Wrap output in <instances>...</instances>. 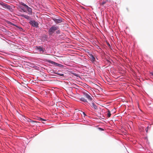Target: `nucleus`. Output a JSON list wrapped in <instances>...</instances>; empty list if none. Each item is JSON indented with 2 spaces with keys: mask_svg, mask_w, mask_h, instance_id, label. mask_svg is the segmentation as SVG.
<instances>
[{
  "mask_svg": "<svg viewBox=\"0 0 153 153\" xmlns=\"http://www.w3.org/2000/svg\"><path fill=\"white\" fill-rule=\"evenodd\" d=\"M18 8L19 9V10L21 12H26V11L25 9L23 7L20 5L18 6Z\"/></svg>",
  "mask_w": 153,
  "mask_h": 153,
  "instance_id": "6e6552de",
  "label": "nucleus"
},
{
  "mask_svg": "<svg viewBox=\"0 0 153 153\" xmlns=\"http://www.w3.org/2000/svg\"><path fill=\"white\" fill-rule=\"evenodd\" d=\"M21 16H22V17L25 18L26 19H29V17L28 16L25 15H21Z\"/></svg>",
  "mask_w": 153,
  "mask_h": 153,
  "instance_id": "ddd939ff",
  "label": "nucleus"
},
{
  "mask_svg": "<svg viewBox=\"0 0 153 153\" xmlns=\"http://www.w3.org/2000/svg\"><path fill=\"white\" fill-rule=\"evenodd\" d=\"M106 3V1H103L100 3V5H104V4H105Z\"/></svg>",
  "mask_w": 153,
  "mask_h": 153,
  "instance_id": "dca6fc26",
  "label": "nucleus"
},
{
  "mask_svg": "<svg viewBox=\"0 0 153 153\" xmlns=\"http://www.w3.org/2000/svg\"><path fill=\"white\" fill-rule=\"evenodd\" d=\"M19 3L21 5L23 6L25 8L27 9L29 14H31L32 13V9L31 8L22 2H20Z\"/></svg>",
  "mask_w": 153,
  "mask_h": 153,
  "instance_id": "f03ea898",
  "label": "nucleus"
},
{
  "mask_svg": "<svg viewBox=\"0 0 153 153\" xmlns=\"http://www.w3.org/2000/svg\"><path fill=\"white\" fill-rule=\"evenodd\" d=\"M24 14H21V13H19V15H18V16H21V15H24Z\"/></svg>",
  "mask_w": 153,
  "mask_h": 153,
  "instance_id": "5701e85b",
  "label": "nucleus"
},
{
  "mask_svg": "<svg viewBox=\"0 0 153 153\" xmlns=\"http://www.w3.org/2000/svg\"><path fill=\"white\" fill-rule=\"evenodd\" d=\"M27 121L28 122H31V120L30 119H29V118H27Z\"/></svg>",
  "mask_w": 153,
  "mask_h": 153,
  "instance_id": "4be33fe9",
  "label": "nucleus"
},
{
  "mask_svg": "<svg viewBox=\"0 0 153 153\" xmlns=\"http://www.w3.org/2000/svg\"><path fill=\"white\" fill-rule=\"evenodd\" d=\"M107 62H108V63H107L109 65H110V64H111V62L110 61H109L108 60H107Z\"/></svg>",
  "mask_w": 153,
  "mask_h": 153,
  "instance_id": "aec40b11",
  "label": "nucleus"
},
{
  "mask_svg": "<svg viewBox=\"0 0 153 153\" xmlns=\"http://www.w3.org/2000/svg\"><path fill=\"white\" fill-rule=\"evenodd\" d=\"M80 100L82 102H87L88 101L87 100L85 99L83 97H81V98L80 99Z\"/></svg>",
  "mask_w": 153,
  "mask_h": 153,
  "instance_id": "9b49d317",
  "label": "nucleus"
},
{
  "mask_svg": "<svg viewBox=\"0 0 153 153\" xmlns=\"http://www.w3.org/2000/svg\"><path fill=\"white\" fill-rule=\"evenodd\" d=\"M71 94H73V93H72V92H71Z\"/></svg>",
  "mask_w": 153,
  "mask_h": 153,
  "instance_id": "a878e982",
  "label": "nucleus"
},
{
  "mask_svg": "<svg viewBox=\"0 0 153 153\" xmlns=\"http://www.w3.org/2000/svg\"><path fill=\"white\" fill-rule=\"evenodd\" d=\"M36 48L37 50L39 51L40 53H43L45 49H43L42 47L40 46H36Z\"/></svg>",
  "mask_w": 153,
  "mask_h": 153,
  "instance_id": "39448f33",
  "label": "nucleus"
},
{
  "mask_svg": "<svg viewBox=\"0 0 153 153\" xmlns=\"http://www.w3.org/2000/svg\"><path fill=\"white\" fill-rule=\"evenodd\" d=\"M84 94L85 97L89 102H93V98L89 94L87 93H84Z\"/></svg>",
  "mask_w": 153,
  "mask_h": 153,
  "instance_id": "7ed1b4c3",
  "label": "nucleus"
},
{
  "mask_svg": "<svg viewBox=\"0 0 153 153\" xmlns=\"http://www.w3.org/2000/svg\"><path fill=\"white\" fill-rule=\"evenodd\" d=\"M33 122H35V121H33Z\"/></svg>",
  "mask_w": 153,
  "mask_h": 153,
  "instance_id": "bb28decb",
  "label": "nucleus"
},
{
  "mask_svg": "<svg viewBox=\"0 0 153 153\" xmlns=\"http://www.w3.org/2000/svg\"><path fill=\"white\" fill-rule=\"evenodd\" d=\"M91 103L90 104L91 106L95 109H97V107L94 102H91Z\"/></svg>",
  "mask_w": 153,
  "mask_h": 153,
  "instance_id": "1a4fd4ad",
  "label": "nucleus"
},
{
  "mask_svg": "<svg viewBox=\"0 0 153 153\" xmlns=\"http://www.w3.org/2000/svg\"><path fill=\"white\" fill-rule=\"evenodd\" d=\"M52 19L56 23H60L62 22V20L61 19L53 18Z\"/></svg>",
  "mask_w": 153,
  "mask_h": 153,
  "instance_id": "423d86ee",
  "label": "nucleus"
},
{
  "mask_svg": "<svg viewBox=\"0 0 153 153\" xmlns=\"http://www.w3.org/2000/svg\"><path fill=\"white\" fill-rule=\"evenodd\" d=\"M83 114H84L85 115V113H84V112H83Z\"/></svg>",
  "mask_w": 153,
  "mask_h": 153,
  "instance_id": "b1692460",
  "label": "nucleus"
},
{
  "mask_svg": "<svg viewBox=\"0 0 153 153\" xmlns=\"http://www.w3.org/2000/svg\"><path fill=\"white\" fill-rule=\"evenodd\" d=\"M30 25H32L34 27H39L38 23V22H35V21H31L30 22Z\"/></svg>",
  "mask_w": 153,
  "mask_h": 153,
  "instance_id": "20e7f679",
  "label": "nucleus"
},
{
  "mask_svg": "<svg viewBox=\"0 0 153 153\" xmlns=\"http://www.w3.org/2000/svg\"><path fill=\"white\" fill-rule=\"evenodd\" d=\"M16 26V27L19 28L21 31H22L23 30V29L21 27H20L18 26Z\"/></svg>",
  "mask_w": 153,
  "mask_h": 153,
  "instance_id": "f3484780",
  "label": "nucleus"
},
{
  "mask_svg": "<svg viewBox=\"0 0 153 153\" xmlns=\"http://www.w3.org/2000/svg\"><path fill=\"white\" fill-rule=\"evenodd\" d=\"M48 62L49 63H51L52 64H53V65H56V66H60V65H61L60 64H58L57 63H56L55 62L53 61H52L51 60H49Z\"/></svg>",
  "mask_w": 153,
  "mask_h": 153,
  "instance_id": "9d476101",
  "label": "nucleus"
},
{
  "mask_svg": "<svg viewBox=\"0 0 153 153\" xmlns=\"http://www.w3.org/2000/svg\"><path fill=\"white\" fill-rule=\"evenodd\" d=\"M107 115H108V117H110V116H111V114L110 112L109 111H108V112Z\"/></svg>",
  "mask_w": 153,
  "mask_h": 153,
  "instance_id": "4468645a",
  "label": "nucleus"
},
{
  "mask_svg": "<svg viewBox=\"0 0 153 153\" xmlns=\"http://www.w3.org/2000/svg\"><path fill=\"white\" fill-rule=\"evenodd\" d=\"M58 27L57 26H53L49 30L48 32L50 35H52L55 31L57 30Z\"/></svg>",
  "mask_w": 153,
  "mask_h": 153,
  "instance_id": "f257e3e1",
  "label": "nucleus"
},
{
  "mask_svg": "<svg viewBox=\"0 0 153 153\" xmlns=\"http://www.w3.org/2000/svg\"><path fill=\"white\" fill-rule=\"evenodd\" d=\"M149 129V126H148L145 129V131L147 133H148V131Z\"/></svg>",
  "mask_w": 153,
  "mask_h": 153,
  "instance_id": "a211bd4d",
  "label": "nucleus"
},
{
  "mask_svg": "<svg viewBox=\"0 0 153 153\" xmlns=\"http://www.w3.org/2000/svg\"><path fill=\"white\" fill-rule=\"evenodd\" d=\"M56 33L57 34H59L60 33V31L59 30H58L56 31Z\"/></svg>",
  "mask_w": 153,
  "mask_h": 153,
  "instance_id": "6ab92c4d",
  "label": "nucleus"
},
{
  "mask_svg": "<svg viewBox=\"0 0 153 153\" xmlns=\"http://www.w3.org/2000/svg\"><path fill=\"white\" fill-rule=\"evenodd\" d=\"M40 120L41 121H45V120L41 118H40Z\"/></svg>",
  "mask_w": 153,
  "mask_h": 153,
  "instance_id": "412c9836",
  "label": "nucleus"
},
{
  "mask_svg": "<svg viewBox=\"0 0 153 153\" xmlns=\"http://www.w3.org/2000/svg\"><path fill=\"white\" fill-rule=\"evenodd\" d=\"M56 74H57L58 75H59V76H64V74H61L59 73H56Z\"/></svg>",
  "mask_w": 153,
  "mask_h": 153,
  "instance_id": "2eb2a0df",
  "label": "nucleus"
},
{
  "mask_svg": "<svg viewBox=\"0 0 153 153\" xmlns=\"http://www.w3.org/2000/svg\"><path fill=\"white\" fill-rule=\"evenodd\" d=\"M0 4H1L4 8H6L8 9H10V7L6 3L2 2Z\"/></svg>",
  "mask_w": 153,
  "mask_h": 153,
  "instance_id": "0eeeda50",
  "label": "nucleus"
},
{
  "mask_svg": "<svg viewBox=\"0 0 153 153\" xmlns=\"http://www.w3.org/2000/svg\"><path fill=\"white\" fill-rule=\"evenodd\" d=\"M90 58L91 61L94 62L95 61V58L92 55H91Z\"/></svg>",
  "mask_w": 153,
  "mask_h": 153,
  "instance_id": "f8f14e48",
  "label": "nucleus"
},
{
  "mask_svg": "<svg viewBox=\"0 0 153 153\" xmlns=\"http://www.w3.org/2000/svg\"><path fill=\"white\" fill-rule=\"evenodd\" d=\"M152 74V75H153V74Z\"/></svg>",
  "mask_w": 153,
  "mask_h": 153,
  "instance_id": "cd10ccee",
  "label": "nucleus"
},
{
  "mask_svg": "<svg viewBox=\"0 0 153 153\" xmlns=\"http://www.w3.org/2000/svg\"><path fill=\"white\" fill-rule=\"evenodd\" d=\"M108 45H109V46H110V44H108Z\"/></svg>",
  "mask_w": 153,
  "mask_h": 153,
  "instance_id": "393cba45",
  "label": "nucleus"
}]
</instances>
